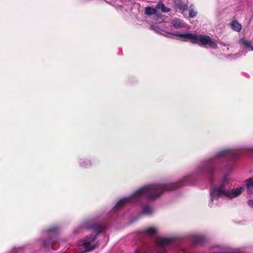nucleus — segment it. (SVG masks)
Wrapping results in <instances>:
<instances>
[{
	"instance_id": "4",
	"label": "nucleus",
	"mask_w": 253,
	"mask_h": 253,
	"mask_svg": "<svg viewBox=\"0 0 253 253\" xmlns=\"http://www.w3.org/2000/svg\"><path fill=\"white\" fill-rule=\"evenodd\" d=\"M172 35L176 37L178 39L184 42L190 41L193 43L198 44L200 45H208L212 48H216L217 47V43L208 36L201 35L198 36L190 33L180 34L178 32H175L172 33Z\"/></svg>"
},
{
	"instance_id": "10",
	"label": "nucleus",
	"mask_w": 253,
	"mask_h": 253,
	"mask_svg": "<svg viewBox=\"0 0 253 253\" xmlns=\"http://www.w3.org/2000/svg\"><path fill=\"white\" fill-rule=\"evenodd\" d=\"M154 212L152 208L149 206H145L142 207V214L149 215L152 214Z\"/></svg>"
},
{
	"instance_id": "15",
	"label": "nucleus",
	"mask_w": 253,
	"mask_h": 253,
	"mask_svg": "<svg viewBox=\"0 0 253 253\" xmlns=\"http://www.w3.org/2000/svg\"><path fill=\"white\" fill-rule=\"evenodd\" d=\"M240 43L243 45L246 48L251 49L252 46V43L250 41H249L245 39H242L240 41Z\"/></svg>"
},
{
	"instance_id": "16",
	"label": "nucleus",
	"mask_w": 253,
	"mask_h": 253,
	"mask_svg": "<svg viewBox=\"0 0 253 253\" xmlns=\"http://www.w3.org/2000/svg\"><path fill=\"white\" fill-rule=\"evenodd\" d=\"M156 8L158 9H161L162 11L163 12H169L170 11V9L166 7L165 5L161 2H159L157 4Z\"/></svg>"
},
{
	"instance_id": "7",
	"label": "nucleus",
	"mask_w": 253,
	"mask_h": 253,
	"mask_svg": "<svg viewBox=\"0 0 253 253\" xmlns=\"http://www.w3.org/2000/svg\"><path fill=\"white\" fill-rule=\"evenodd\" d=\"M143 234L146 236L152 237L157 235L158 230L155 227H149L145 228L143 231Z\"/></svg>"
},
{
	"instance_id": "1",
	"label": "nucleus",
	"mask_w": 253,
	"mask_h": 253,
	"mask_svg": "<svg viewBox=\"0 0 253 253\" xmlns=\"http://www.w3.org/2000/svg\"><path fill=\"white\" fill-rule=\"evenodd\" d=\"M241 155V150L226 149L216 153L213 157L202 162L196 168L194 173L185 175L178 181L174 183H156L144 185L134 191L130 196L120 199L115 206L112 212L122 208L128 204H135L141 202L146 198L149 201H155L160 198L165 192L177 188L195 185V175L208 174L212 175L214 169V160L220 158L227 160H236Z\"/></svg>"
},
{
	"instance_id": "19",
	"label": "nucleus",
	"mask_w": 253,
	"mask_h": 253,
	"mask_svg": "<svg viewBox=\"0 0 253 253\" xmlns=\"http://www.w3.org/2000/svg\"><path fill=\"white\" fill-rule=\"evenodd\" d=\"M54 239L50 238V241H48V243L46 242H43L42 244L44 247H47L49 245L51 246L52 247L53 246V242L55 241Z\"/></svg>"
},
{
	"instance_id": "17",
	"label": "nucleus",
	"mask_w": 253,
	"mask_h": 253,
	"mask_svg": "<svg viewBox=\"0 0 253 253\" xmlns=\"http://www.w3.org/2000/svg\"><path fill=\"white\" fill-rule=\"evenodd\" d=\"M151 29L154 30L156 33H160L162 34V32L163 31L159 26H156V25H151Z\"/></svg>"
},
{
	"instance_id": "3",
	"label": "nucleus",
	"mask_w": 253,
	"mask_h": 253,
	"mask_svg": "<svg viewBox=\"0 0 253 253\" xmlns=\"http://www.w3.org/2000/svg\"><path fill=\"white\" fill-rule=\"evenodd\" d=\"M228 180L227 176H224L221 180L219 185H213L210 189V200L209 205L211 206L212 204H217L219 198L225 197L228 199H232L239 196L244 190L243 187L228 190L224 188L225 184Z\"/></svg>"
},
{
	"instance_id": "21",
	"label": "nucleus",
	"mask_w": 253,
	"mask_h": 253,
	"mask_svg": "<svg viewBox=\"0 0 253 253\" xmlns=\"http://www.w3.org/2000/svg\"><path fill=\"white\" fill-rule=\"evenodd\" d=\"M245 149L249 150L251 153H253V148H252V147H250V148L248 147V148H246Z\"/></svg>"
},
{
	"instance_id": "2",
	"label": "nucleus",
	"mask_w": 253,
	"mask_h": 253,
	"mask_svg": "<svg viewBox=\"0 0 253 253\" xmlns=\"http://www.w3.org/2000/svg\"><path fill=\"white\" fill-rule=\"evenodd\" d=\"M82 226L85 229L92 230L93 234L89 237L86 236L79 243L78 251L80 253L90 252L95 249L97 246V244L95 243L96 236L105 228L104 226L95 222L93 219L84 221L82 223Z\"/></svg>"
},
{
	"instance_id": "6",
	"label": "nucleus",
	"mask_w": 253,
	"mask_h": 253,
	"mask_svg": "<svg viewBox=\"0 0 253 253\" xmlns=\"http://www.w3.org/2000/svg\"><path fill=\"white\" fill-rule=\"evenodd\" d=\"M174 2L177 8L182 11H185L188 8V5L185 2L184 0H174Z\"/></svg>"
},
{
	"instance_id": "8",
	"label": "nucleus",
	"mask_w": 253,
	"mask_h": 253,
	"mask_svg": "<svg viewBox=\"0 0 253 253\" xmlns=\"http://www.w3.org/2000/svg\"><path fill=\"white\" fill-rule=\"evenodd\" d=\"M171 23L172 26L176 29L183 28L185 26V24L182 20L177 18L173 19Z\"/></svg>"
},
{
	"instance_id": "13",
	"label": "nucleus",
	"mask_w": 253,
	"mask_h": 253,
	"mask_svg": "<svg viewBox=\"0 0 253 253\" xmlns=\"http://www.w3.org/2000/svg\"><path fill=\"white\" fill-rule=\"evenodd\" d=\"M231 28L237 32H239L242 29V25L237 21H233L230 23Z\"/></svg>"
},
{
	"instance_id": "11",
	"label": "nucleus",
	"mask_w": 253,
	"mask_h": 253,
	"mask_svg": "<svg viewBox=\"0 0 253 253\" xmlns=\"http://www.w3.org/2000/svg\"><path fill=\"white\" fill-rule=\"evenodd\" d=\"M247 192L251 194L253 193V179L251 178L246 180Z\"/></svg>"
},
{
	"instance_id": "22",
	"label": "nucleus",
	"mask_w": 253,
	"mask_h": 253,
	"mask_svg": "<svg viewBox=\"0 0 253 253\" xmlns=\"http://www.w3.org/2000/svg\"><path fill=\"white\" fill-rule=\"evenodd\" d=\"M250 50H253V46H251V47Z\"/></svg>"
},
{
	"instance_id": "9",
	"label": "nucleus",
	"mask_w": 253,
	"mask_h": 253,
	"mask_svg": "<svg viewBox=\"0 0 253 253\" xmlns=\"http://www.w3.org/2000/svg\"><path fill=\"white\" fill-rule=\"evenodd\" d=\"M80 166L84 168H89L91 165V161L87 159L81 158L79 160Z\"/></svg>"
},
{
	"instance_id": "20",
	"label": "nucleus",
	"mask_w": 253,
	"mask_h": 253,
	"mask_svg": "<svg viewBox=\"0 0 253 253\" xmlns=\"http://www.w3.org/2000/svg\"><path fill=\"white\" fill-rule=\"evenodd\" d=\"M248 204L251 207H253V200H249L248 201Z\"/></svg>"
},
{
	"instance_id": "5",
	"label": "nucleus",
	"mask_w": 253,
	"mask_h": 253,
	"mask_svg": "<svg viewBox=\"0 0 253 253\" xmlns=\"http://www.w3.org/2000/svg\"><path fill=\"white\" fill-rule=\"evenodd\" d=\"M145 13L147 15L154 14V19L159 23H161L165 21V19L161 14L157 13V9L151 7H146L145 9Z\"/></svg>"
},
{
	"instance_id": "18",
	"label": "nucleus",
	"mask_w": 253,
	"mask_h": 253,
	"mask_svg": "<svg viewBox=\"0 0 253 253\" xmlns=\"http://www.w3.org/2000/svg\"><path fill=\"white\" fill-rule=\"evenodd\" d=\"M197 14V12L194 10L192 6H190L189 16L191 17H194Z\"/></svg>"
},
{
	"instance_id": "12",
	"label": "nucleus",
	"mask_w": 253,
	"mask_h": 253,
	"mask_svg": "<svg viewBox=\"0 0 253 253\" xmlns=\"http://www.w3.org/2000/svg\"><path fill=\"white\" fill-rule=\"evenodd\" d=\"M57 227L55 226H52L45 230L44 231L45 235H48L51 236L53 234H55L57 232Z\"/></svg>"
},
{
	"instance_id": "14",
	"label": "nucleus",
	"mask_w": 253,
	"mask_h": 253,
	"mask_svg": "<svg viewBox=\"0 0 253 253\" xmlns=\"http://www.w3.org/2000/svg\"><path fill=\"white\" fill-rule=\"evenodd\" d=\"M206 240V237L203 235H195L193 237V241L195 243H203Z\"/></svg>"
}]
</instances>
